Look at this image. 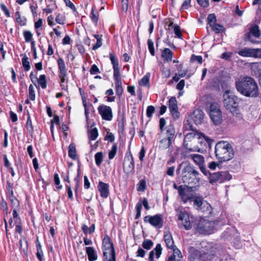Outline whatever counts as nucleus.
Wrapping results in <instances>:
<instances>
[{"label":"nucleus","mask_w":261,"mask_h":261,"mask_svg":"<svg viewBox=\"0 0 261 261\" xmlns=\"http://www.w3.org/2000/svg\"><path fill=\"white\" fill-rule=\"evenodd\" d=\"M237 91L247 97H255L258 95V88L255 80L249 76H241L236 81Z\"/></svg>","instance_id":"obj_1"},{"label":"nucleus","mask_w":261,"mask_h":261,"mask_svg":"<svg viewBox=\"0 0 261 261\" xmlns=\"http://www.w3.org/2000/svg\"><path fill=\"white\" fill-rule=\"evenodd\" d=\"M215 153L216 156L221 162L229 161L234 156V151L231 145L224 141H221L216 144Z\"/></svg>","instance_id":"obj_2"},{"label":"nucleus","mask_w":261,"mask_h":261,"mask_svg":"<svg viewBox=\"0 0 261 261\" xmlns=\"http://www.w3.org/2000/svg\"><path fill=\"white\" fill-rule=\"evenodd\" d=\"M224 107L233 115L240 117L241 115L239 107L238 97L233 94L230 90H226L223 94Z\"/></svg>","instance_id":"obj_3"},{"label":"nucleus","mask_w":261,"mask_h":261,"mask_svg":"<svg viewBox=\"0 0 261 261\" xmlns=\"http://www.w3.org/2000/svg\"><path fill=\"white\" fill-rule=\"evenodd\" d=\"M204 139L206 142H208L209 139L203 134L198 132H193L187 134L184 138V147L191 151H198L200 149L196 145V144L202 143L200 140Z\"/></svg>","instance_id":"obj_4"},{"label":"nucleus","mask_w":261,"mask_h":261,"mask_svg":"<svg viewBox=\"0 0 261 261\" xmlns=\"http://www.w3.org/2000/svg\"><path fill=\"white\" fill-rule=\"evenodd\" d=\"M181 174L182 180L185 184L194 186L199 184L200 181V173L191 165L185 166L182 170Z\"/></svg>","instance_id":"obj_5"},{"label":"nucleus","mask_w":261,"mask_h":261,"mask_svg":"<svg viewBox=\"0 0 261 261\" xmlns=\"http://www.w3.org/2000/svg\"><path fill=\"white\" fill-rule=\"evenodd\" d=\"M13 219L10 217H7L8 219V222L6 219H5V228L6 231L7 238L9 241V239L12 240V234H13L15 238H16V209L14 208L13 210Z\"/></svg>","instance_id":"obj_6"},{"label":"nucleus","mask_w":261,"mask_h":261,"mask_svg":"<svg viewBox=\"0 0 261 261\" xmlns=\"http://www.w3.org/2000/svg\"><path fill=\"white\" fill-rule=\"evenodd\" d=\"M103 254L105 259L112 257V259L115 256V249L110 238L106 235L102 240Z\"/></svg>","instance_id":"obj_7"},{"label":"nucleus","mask_w":261,"mask_h":261,"mask_svg":"<svg viewBox=\"0 0 261 261\" xmlns=\"http://www.w3.org/2000/svg\"><path fill=\"white\" fill-rule=\"evenodd\" d=\"M210 116L214 124L218 125L222 122V113L217 103H213L211 105Z\"/></svg>","instance_id":"obj_8"},{"label":"nucleus","mask_w":261,"mask_h":261,"mask_svg":"<svg viewBox=\"0 0 261 261\" xmlns=\"http://www.w3.org/2000/svg\"><path fill=\"white\" fill-rule=\"evenodd\" d=\"M187 157L188 159L192 160L199 167L200 171L205 175H207L209 171L205 168L204 158L203 155L197 153H192L189 154Z\"/></svg>","instance_id":"obj_9"},{"label":"nucleus","mask_w":261,"mask_h":261,"mask_svg":"<svg viewBox=\"0 0 261 261\" xmlns=\"http://www.w3.org/2000/svg\"><path fill=\"white\" fill-rule=\"evenodd\" d=\"M214 223L208 220H203L197 224L196 231L201 234H208L213 232Z\"/></svg>","instance_id":"obj_10"},{"label":"nucleus","mask_w":261,"mask_h":261,"mask_svg":"<svg viewBox=\"0 0 261 261\" xmlns=\"http://www.w3.org/2000/svg\"><path fill=\"white\" fill-rule=\"evenodd\" d=\"M144 221L145 223H149L153 226L158 228H161L163 226V218L161 215L146 216L144 218Z\"/></svg>","instance_id":"obj_11"},{"label":"nucleus","mask_w":261,"mask_h":261,"mask_svg":"<svg viewBox=\"0 0 261 261\" xmlns=\"http://www.w3.org/2000/svg\"><path fill=\"white\" fill-rule=\"evenodd\" d=\"M260 36V31L257 25H253L250 28L249 32L248 33L246 37L247 39L253 43H259L260 41L256 40V39L259 38Z\"/></svg>","instance_id":"obj_12"},{"label":"nucleus","mask_w":261,"mask_h":261,"mask_svg":"<svg viewBox=\"0 0 261 261\" xmlns=\"http://www.w3.org/2000/svg\"><path fill=\"white\" fill-rule=\"evenodd\" d=\"M238 54L242 57L261 58V48H244L238 52Z\"/></svg>","instance_id":"obj_13"},{"label":"nucleus","mask_w":261,"mask_h":261,"mask_svg":"<svg viewBox=\"0 0 261 261\" xmlns=\"http://www.w3.org/2000/svg\"><path fill=\"white\" fill-rule=\"evenodd\" d=\"M97 110L102 119L111 121L113 118V113L110 107L101 105L98 106Z\"/></svg>","instance_id":"obj_14"},{"label":"nucleus","mask_w":261,"mask_h":261,"mask_svg":"<svg viewBox=\"0 0 261 261\" xmlns=\"http://www.w3.org/2000/svg\"><path fill=\"white\" fill-rule=\"evenodd\" d=\"M123 167L124 172L127 174L134 171L135 164L132 154L126 155L125 156Z\"/></svg>","instance_id":"obj_15"},{"label":"nucleus","mask_w":261,"mask_h":261,"mask_svg":"<svg viewBox=\"0 0 261 261\" xmlns=\"http://www.w3.org/2000/svg\"><path fill=\"white\" fill-rule=\"evenodd\" d=\"M14 185L10 180H8L6 184V195L7 198L11 202L12 206L13 207L15 204L16 197L13 192Z\"/></svg>","instance_id":"obj_16"},{"label":"nucleus","mask_w":261,"mask_h":261,"mask_svg":"<svg viewBox=\"0 0 261 261\" xmlns=\"http://www.w3.org/2000/svg\"><path fill=\"white\" fill-rule=\"evenodd\" d=\"M178 219L181 221L182 226L186 229H190L192 228V224L189 220L188 214L185 212L180 211L178 215Z\"/></svg>","instance_id":"obj_17"},{"label":"nucleus","mask_w":261,"mask_h":261,"mask_svg":"<svg viewBox=\"0 0 261 261\" xmlns=\"http://www.w3.org/2000/svg\"><path fill=\"white\" fill-rule=\"evenodd\" d=\"M169 108L173 118L177 119L179 116L177 105V100L175 97H172L169 100Z\"/></svg>","instance_id":"obj_18"},{"label":"nucleus","mask_w":261,"mask_h":261,"mask_svg":"<svg viewBox=\"0 0 261 261\" xmlns=\"http://www.w3.org/2000/svg\"><path fill=\"white\" fill-rule=\"evenodd\" d=\"M203 113L200 109L195 110L190 115V118L196 124H201L203 119Z\"/></svg>","instance_id":"obj_19"},{"label":"nucleus","mask_w":261,"mask_h":261,"mask_svg":"<svg viewBox=\"0 0 261 261\" xmlns=\"http://www.w3.org/2000/svg\"><path fill=\"white\" fill-rule=\"evenodd\" d=\"M162 252V248L160 244H158L150 252L149 254L148 260L149 261H155L154 260V256L155 255V257L158 259Z\"/></svg>","instance_id":"obj_20"},{"label":"nucleus","mask_w":261,"mask_h":261,"mask_svg":"<svg viewBox=\"0 0 261 261\" xmlns=\"http://www.w3.org/2000/svg\"><path fill=\"white\" fill-rule=\"evenodd\" d=\"M109 185L107 184L102 181L99 182L97 188L101 197L104 198L108 197L109 194Z\"/></svg>","instance_id":"obj_21"},{"label":"nucleus","mask_w":261,"mask_h":261,"mask_svg":"<svg viewBox=\"0 0 261 261\" xmlns=\"http://www.w3.org/2000/svg\"><path fill=\"white\" fill-rule=\"evenodd\" d=\"M86 252L89 261H95L97 259V256L95 249L91 247H86Z\"/></svg>","instance_id":"obj_22"},{"label":"nucleus","mask_w":261,"mask_h":261,"mask_svg":"<svg viewBox=\"0 0 261 261\" xmlns=\"http://www.w3.org/2000/svg\"><path fill=\"white\" fill-rule=\"evenodd\" d=\"M164 241L166 246L168 248L171 249L176 248L175 246L174 245V241L170 233H167L164 234Z\"/></svg>","instance_id":"obj_23"},{"label":"nucleus","mask_w":261,"mask_h":261,"mask_svg":"<svg viewBox=\"0 0 261 261\" xmlns=\"http://www.w3.org/2000/svg\"><path fill=\"white\" fill-rule=\"evenodd\" d=\"M172 250L173 251V254L168 258L167 261H180L182 257L180 250L176 248Z\"/></svg>","instance_id":"obj_24"},{"label":"nucleus","mask_w":261,"mask_h":261,"mask_svg":"<svg viewBox=\"0 0 261 261\" xmlns=\"http://www.w3.org/2000/svg\"><path fill=\"white\" fill-rule=\"evenodd\" d=\"M175 129L173 124H169L166 128V138L165 139L172 141L175 135Z\"/></svg>","instance_id":"obj_25"},{"label":"nucleus","mask_w":261,"mask_h":261,"mask_svg":"<svg viewBox=\"0 0 261 261\" xmlns=\"http://www.w3.org/2000/svg\"><path fill=\"white\" fill-rule=\"evenodd\" d=\"M185 190V188L182 186V188H179V190L178 191L179 196L184 203H186L188 200L192 198L191 195L186 194Z\"/></svg>","instance_id":"obj_26"},{"label":"nucleus","mask_w":261,"mask_h":261,"mask_svg":"<svg viewBox=\"0 0 261 261\" xmlns=\"http://www.w3.org/2000/svg\"><path fill=\"white\" fill-rule=\"evenodd\" d=\"M173 56V53L168 48H165L162 53V57L164 59L166 62H169L172 60Z\"/></svg>","instance_id":"obj_27"},{"label":"nucleus","mask_w":261,"mask_h":261,"mask_svg":"<svg viewBox=\"0 0 261 261\" xmlns=\"http://www.w3.org/2000/svg\"><path fill=\"white\" fill-rule=\"evenodd\" d=\"M209 175L208 179L209 181L211 184H213L216 182H220V175L219 172H215L213 173H211L209 172V173L207 175Z\"/></svg>","instance_id":"obj_28"},{"label":"nucleus","mask_w":261,"mask_h":261,"mask_svg":"<svg viewBox=\"0 0 261 261\" xmlns=\"http://www.w3.org/2000/svg\"><path fill=\"white\" fill-rule=\"evenodd\" d=\"M219 174L220 183L229 180L232 178L231 175L227 171H221L219 172Z\"/></svg>","instance_id":"obj_29"},{"label":"nucleus","mask_w":261,"mask_h":261,"mask_svg":"<svg viewBox=\"0 0 261 261\" xmlns=\"http://www.w3.org/2000/svg\"><path fill=\"white\" fill-rule=\"evenodd\" d=\"M68 155L72 159H76L77 154L75 145L74 143H71L68 147Z\"/></svg>","instance_id":"obj_30"},{"label":"nucleus","mask_w":261,"mask_h":261,"mask_svg":"<svg viewBox=\"0 0 261 261\" xmlns=\"http://www.w3.org/2000/svg\"><path fill=\"white\" fill-rule=\"evenodd\" d=\"M95 229V226L94 224H92L90 227H88L86 224H83L82 225V229L85 235L88 233L91 234L94 232Z\"/></svg>","instance_id":"obj_31"},{"label":"nucleus","mask_w":261,"mask_h":261,"mask_svg":"<svg viewBox=\"0 0 261 261\" xmlns=\"http://www.w3.org/2000/svg\"><path fill=\"white\" fill-rule=\"evenodd\" d=\"M58 64L60 73L64 75L65 73H66V66L64 60L61 58H59L58 60Z\"/></svg>","instance_id":"obj_32"},{"label":"nucleus","mask_w":261,"mask_h":261,"mask_svg":"<svg viewBox=\"0 0 261 261\" xmlns=\"http://www.w3.org/2000/svg\"><path fill=\"white\" fill-rule=\"evenodd\" d=\"M172 144L171 141L164 138L160 141L159 147L162 149H165L169 148Z\"/></svg>","instance_id":"obj_33"},{"label":"nucleus","mask_w":261,"mask_h":261,"mask_svg":"<svg viewBox=\"0 0 261 261\" xmlns=\"http://www.w3.org/2000/svg\"><path fill=\"white\" fill-rule=\"evenodd\" d=\"M113 77L115 82H121V74L119 67L113 68Z\"/></svg>","instance_id":"obj_34"},{"label":"nucleus","mask_w":261,"mask_h":261,"mask_svg":"<svg viewBox=\"0 0 261 261\" xmlns=\"http://www.w3.org/2000/svg\"><path fill=\"white\" fill-rule=\"evenodd\" d=\"M95 8L94 7H93L91 9V12L90 14V18L92 19V21L96 24L98 20V16H99V13L98 12H95Z\"/></svg>","instance_id":"obj_35"},{"label":"nucleus","mask_w":261,"mask_h":261,"mask_svg":"<svg viewBox=\"0 0 261 261\" xmlns=\"http://www.w3.org/2000/svg\"><path fill=\"white\" fill-rule=\"evenodd\" d=\"M109 57L111 64L113 65V68L119 67L118 59L114 54L112 53H110Z\"/></svg>","instance_id":"obj_36"},{"label":"nucleus","mask_w":261,"mask_h":261,"mask_svg":"<svg viewBox=\"0 0 261 261\" xmlns=\"http://www.w3.org/2000/svg\"><path fill=\"white\" fill-rule=\"evenodd\" d=\"M37 242H38V243L36 244V247L37 250L36 256L37 258L39 259V261H42V257L43 255V251L41 249V244L38 241V239H37Z\"/></svg>","instance_id":"obj_37"},{"label":"nucleus","mask_w":261,"mask_h":261,"mask_svg":"<svg viewBox=\"0 0 261 261\" xmlns=\"http://www.w3.org/2000/svg\"><path fill=\"white\" fill-rule=\"evenodd\" d=\"M95 163L97 166H100L103 161V153L102 152H98L95 154Z\"/></svg>","instance_id":"obj_38"},{"label":"nucleus","mask_w":261,"mask_h":261,"mask_svg":"<svg viewBox=\"0 0 261 261\" xmlns=\"http://www.w3.org/2000/svg\"><path fill=\"white\" fill-rule=\"evenodd\" d=\"M116 92L118 96H121L123 93V89L122 86V82H115Z\"/></svg>","instance_id":"obj_39"},{"label":"nucleus","mask_w":261,"mask_h":261,"mask_svg":"<svg viewBox=\"0 0 261 261\" xmlns=\"http://www.w3.org/2000/svg\"><path fill=\"white\" fill-rule=\"evenodd\" d=\"M89 138L90 140H95L98 136V130L96 128H92L89 132Z\"/></svg>","instance_id":"obj_40"},{"label":"nucleus","mask_w":261,"mask_h":261,"mask_svg":"<svg viewBox=\"0 0 261 261\" xmlns=\"http://www.w3.org/2000/svg\"><path fill=\"white\" fill-rule=\"evenodd\" d=\"M212 30L215 32L216 33H219L223 32L224 29V27L221 24H218L217 23L214 24L211 27Z\"/></svg>","instance_id":"obj_41"},{"label":"nucleus","mask_w":261,"mask_h":261,"mask_svg":"<svg viewBox=\"0 0 261 261\" xmlns=\"http://www.w3.org/2000/svg\"><path fill=\"white\" fill-rule=\"evenodd\" d=\"M37 81L40 85L41 87L43 89H45L46 87V76L44 74L40 75L39 78L38 79Z\"/></svg>","instance_id":"obj_42"},{"label":"nucleus","mask_w":261,"mask_h":261,"mask_svg":"<svg viewBox=\"0 0 261 261\" xmlns=\"http://www.w3.org/2000/svg\"><path fill=\"white\" fill-rule=\"evenodd\" d=\"M203 204V199L200 197H197L194 200V205L197 206V210H201V206Z\"/></svg>","instance_id":"obj_43"},{"label":"nucleus","mask_w":261,"mask_h":261,"mask_svg":"<svg viewBox=\"0 0 261 261\" xmlns=\"http://www.w3.org/2000/svg\"><path fill=\"white\" fill-rule=\"evenodd\" d=\"M22 64L25 71H29L30 69V65L29 61V58L24 56L22 59Z\"/></svg>","instance_id":"obj_44"},{"label":"nucleus","mask_w":261,"mask_h":261,"mask_svg":"<svg viewBox=\"0 0 261 261\" xmlns=\"http://www.w3.org/2000/svg\"><path fill=\"white\" fill-rule=\"evenodd\" d=\"M207 21L210 26L211 27L212 25L216 23L217 19L216 15L214 14H210L207 17Z\"/></svg>","instance_id":"obj_45"},{"label":"nucleus","mask_w":261,"mask_h":261,"mask_svg":"<svg viewBox=\"0 0 261 261\" xmlns=\"http://www.w3.org/2000/svg\"><path fill=\"white\" fill-rule=\"evenodd\" d=\"M117 146L116 144H114L112 147L111 150L109 152V158L111 160L113 159L115 156L117 152Z\"/></svg>","instance_id":"obj_46"},{"label":"nucleus","mask_w":261,"mask_h":261,"mask_svg":"<svg viewBox=\"0 0 261 261\" xmlns=\"http://www.w3.org/2000/svg\"><path fill=\"white\" fill-rule=\"evenodd\" d=\"M55 20L57 23L60 24H63L65 23V17L63 15L59 13L57 15Z\"/></svg>","instance_id":"obj_47"},{"label":"nucleus","mask_w":261,"mask_h":261,"mask_svg":"<svg viewBox=\"0 0 261 261\" xmlns=\"http://www.w3.org/2000/svg\"><path fill=\"white\" fill-rule=\"evenodd\" d=\"M147 44L148 47L149 51L152 56H154L155 51L153 46V42L150 39H148L147 40Z\"/></svg>","instance_id":"obj_48"},{"label":"nucleus","mask_w":261,"mask_h":261,"mask_svg":"<svg viewBox=\"0 0 261 261\" xmlns=\"http://www.w3.org/2000/svg\"><path fill=\"white\" fill-rule=\"evenodd\" d=\"M153 242L150 240H145L142 243L143 247L147 250H149L153 246Z\"/></svg>","instance_id":"obj_49"},{"label":"nucleus","mask_w":261,"mask_h":261,"mask_svg":"<svg viewBox=\"0 0 261 261\" xmlns=\"http://www.w3.org/2000/svg\"><path fill=\"white\" fill-rule=\"evenodd\" d=\"M20 249L25 252L27 250L28 243L25 239H20L19 241Z\"/></svg>","instance_id":"obj_50"},{"label":"nucleus","mask_w":261,"mask_h":261,"mask_svg":"<svg viewBox=\"0 0 261 261\" xmlns=\"http://www.w3.org/2000/svg\"><path fill=\"white\" fill-rule=\"evenodd\" d=\"M149 76L148 75L144 76L139 82V84L143 86H146L149 84Z\"/></svg>","instance_id":"obj_51"},{"label":"nucleus","mask_w":261,"mask_h":261,"mask_svg":"<svg viewBox=\"0 0 261 261\" xmlns=\"http://www.w3.org/2000/svg\"><path fill=\"white\" fill-rule=\"evenodd\" d=\"M142 210V203L141 202H139L137 203L136 205V210L137 212V214L136 215L135 219H138L141 216V212Z\"/></svg>","instance_id":"obj_52"},{"label":"nucleus","mask_w":261,"mask_h":261,"mask_svg":"<svg viewBox=\"0 0 261 261\" xmlns=\"http://www.w3.org/2000/svg\"><path fill=\"white\" fill-rule=\"evenodd\" d=\"M155 111V108L152 106L147 107L146 110V115L148 118H151Z\"/></svg>","instance_id":"obj_53"},{"label":"nucleus","mask_w":261,"mask_h":261,"mask_svg":"<svg viewBox=\"0 0 261 261\" xmlns=\"http://www.w3.org/2000/svg\"><path fill=\"white\" fill-rule=\"evenodd\" d=\"M146 189V181L145 180H141L139 184L138 187V191H143Z\"/></svg>","instance_id":"obj_54"},{"label":"nucleus","mask_w":261,"mask_h":261,"mask_svg":"<svg viewBox=\"0 0 261 261\" xmlns=\"http://www.w3.org/2000/svg\"><path fill=\"white\" fill-rule=\"evenodd\" d=\"M23 35L26 42H29L31 41L32 38V34L31 32L25 31L23 32Z\"/></svg>","instance_id":"obj_55"},{"label":"nucleus","mask_w":261,"mask_h":261,"mask_svg":"<svg viewBox=\"0 0 261 261\" xmlns=\"http://www.w3.org/2000/svg\"><path fill=\"white\" fill-rule=\"evenodd\" d=\"M29 98L31 100H34L35 99V93L34 90V88L32 85L29 86Z\"/></svg>","instance_id":"obj_56"},{"label":"nucleus","mask_w":261,"mask_h":261,"mask_svg":"<svg viewBox=\"0 0 261 261\" xmlns=\"http://www.w3.org/2000/svg\"><path fill=\"white\" fill-rule=\"evenodd\" d=\"M0 7L1 8V10L3 11V12L4 13V14L6 17H10V13L7 8V7L4 4L2 3L0 5Z\"/></svg>","instance_id":"obj_57"},{"label":"nucleus","mask_w":261,"mask_h":261,"mask_svg":"<svg viewBox=\"0 0 261 261\" xmlns=\"http://www.w3.org/2000/svg\"><path fill=\"white\" fill-rule=\"evenodd\" d=\"M174 31L176 36L179 38H181L182 36L181 33L180 32V27L177 25H174Z\"/></svg>","instance_id":"obj_58"},{"label":"nucleus","mask_w":261,"mask_h":261,"mask_svg":"<svg viewBox=\"0 0 261 261\" xmlns=\"http://www.w3.org/2000/svg\"><path fill=\"white\" fill-rule=\"evenodd\" d=\"M54 181L56 185L58 186V189H61L62 188V186L60 185V180L58 174L55 173L54 174Z\"/></svg>","instance_id":"obj_59"},{"label":"nucleus","mask_w":261,"mask_h":261,"mask_svg":"<svg viewBox=\"0 0 261 261\" xmlns=\"http://www.w3.org/2000/svg\"><path fill=\"white\" fill-rule=\"evenodd\" d=\"M90 73L91 74H96L97 73H98L100 72L99 71V70L98 69V68L97 67V66L95 65V64H93L91 68H90Z\"/></svg>","instance_id":"obj_60"},{"label":"nucleus","mask_w":261,"mask_h":261,"mask_svg":"<svg viewBox=\"0 0 261 261\" xmlns=\"http://www.w3.org/2000/svg\"><path fill=\"white\" fill-rule=\"evenodd\" d=\"M66 6L70 8L73 12L76 11V8L70 0H64Z\"/></svg>","instance_id":"obj_61"},{"label":"nucleus","mask_w":261,"mask_h":261,"mask_svg":"<svg viewBox=\"0 0 261 261\" xmlns=\"http://www.w3.org/2000/svg\"><path fill=\"white\" fill-rule=\"evenodd\" d=\"M197 3L201 7L206 8L209 6L208 0H197Z\"/></svg>","instance_id":"obj_62"},{"label":"nucleus","mask_w":261,"mask_h":261,"mask_svg":"<svg viewBox=\"0 0 261 261\" xmlns=\"http://www.w3.org/2000/svg\"><path fill=\"white\" fill-rule=\"evenodd\" d=\"M105 139L111 142H113L114 141L115 137L112 133L108 132Z\"/></svg>","instance_id":"obj_63"},{"label":"nucleus","mask_w":261,"mask_h":261,"mask_svg":"<svg viewBox=\"0 0 261 261\" xmlns=\"http://www.w3.org/2000/svg\"><path fill=\"white\" fill-rule=\"evenodd\" d=\"M191 0H185L184 2L182 3L181 9V10H186L188 8V7L190 5Z\"/></svg>","instance_id":"obj_64"}]
</instances>
